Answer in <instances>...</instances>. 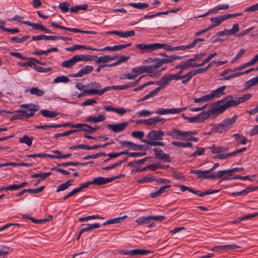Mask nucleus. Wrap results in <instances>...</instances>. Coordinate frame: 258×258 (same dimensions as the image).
I'll list each match as a JSON object with an SVG mask.
<instances>
[{
	"mask_svg": "<svg viewBox=\"0 0 258 258\" xmlns=\"http://www.w3.org/2000/svg\"><path fill=\"white\" fill-rule=\"evenodd\" d=\"M239 104L237 97L233 98L232 95H228L225 98L215 103L211 108V111L214 114H219L228 108L237 106Z\"/></svg>",
	"mask_w": 258,
	"mask_h": 258,
	"instance_id": "obj_1",
	"label": "nucleus"
},
{
	"mask_svg": "<svg viewBox=\"0 0 258 258\" xmlns=\"http://www.w3.org/2000/svg\"><path fill=\"white\" fill-rule=\"evenodd\" d=\"M164 133L161 131L152 130L147 136V139L142 140V142L151 146H162L163 143L156 141L162 139Z\"/></svg>",
	"mask_w": 258,
	"mask_h": 258,
	"instance_id": "obj_2",
	"label": "nucleus"
},
{
	"mask_svg": "<svg viewBox=\"0 0 258 258\" xmlns=\"http://www.w3.org/2000/svg\"><path fill=\"white\" fill-rule=\"evenodd\" d=\"M21 106L24 108L15 115V118L16 119H23L29 118L33 116L39 109L38 106L34 104L22 105Z\"/></svg>",
	"mask_w": 258,
	"mask_h": 258,
	"instance_id": "obj_3",
	"label": "nucleus"
},
{
	"mask_svg": "<svg viewBox=\"0 0 258 258\" xmlns=\"http://www.w3.org/2000/svg\"><path fill=\"white\" fill-rule=\"evenodd\" d=\"M71 127V128H81L83 127L82 129H96L95 127H92L89 125L84 123H77L73 124L72 123H66L63 124H44L43 125L37 126L36 127L38 128H58V127ZM97 129H98L97 128Z\"/></svg>",
	"mask_w": 258,
	"mask_h": 258,
	"instance_id": "obj_4",
	"label": "nucleus"
},
{
	"mask_svg": "<svg viewBox=\"0 0 258 258\" xmlns=\"http://www.w3.org/2000/svg\"><path fill=\"white\" fill-rule=\"evenodd\" d=\"M214 115V113L211 111V108L206 112H203L199 115L191 117H186L183 115V116L184 118L187 119L190 123L193 122H202L205 120L208 119L209 116Z\"/></svg>",
	"mask_w": 258,
	"mask_h": 258,
	"instance_id": "obj_5",
	"label": "nucleus"
},
{
	"mask_svg": "<svg viewBox=\"0 0 258 258\" xmlns=\"http://www.w3.org/2000/svg\"><path fill=\"white\" fill-rule=\"evenodd\" d=\"M136 48L141 54L151 53L156 50V43H139L135 45Z\"/></svg>",
	"mask_w": 258,
	"mask_h": 258,
	"instance_id": "obj_6",
	"label": "nucleus"
},
{
	"mask_svg": "<svg viewBox=\"0 0 258 258\" xmlns=\"http://www.w3.org/2000/svg\"><path fill=\"white\" fill-rule=\"evenodd\" d=\"M121 176V175H119L118 176H113L111 177H98L96 178H95L93 179V180L91 181L92 184L97 185V186H100L104 184H105L107 183L112 182V181L114 180L115 179L119 178Z\"/></svg>",
	"mask_w": 258,
	"mask_h": 258,
	"instance_id": "obj_7",
	"label": "nucleus"
},
{
	"mask_svg": "<svg viewBox=\"0 0 258 258\" xmlns=\"http://www.w3.org/2000/svg\"><path fill=\"white\" fill-rule=\"evenodd\" d=\"M51 26L55 28H60L74 33H82L85 34H96L97 32L94 31H84L77 28H72L59 25L55 22H51Z\"/></svg>",
	"mask_w": 258,
	"mask_h": 258,
	"instance_id": "obj_8",
	"label": "nucleus"
},
{
	"mask_svg": "<svg viewBox=\"0 0 258 258\" xmlns=\"http://www.w3.org/2000/svg\"><path fill=\"white\" fill-rule=\"evenodd\" d=\"M151 252L147 250L135 249L132 250H120L119 253L128 255H145Z\"/></svg>",
	"mask_w": 258,
	"mask_h": 258,
	"instance_id": "obj_9",
	"label": "nucleus"
},
{
	"mask_svg": "<svg viewBox=\"0 0 258 258\" xmlns=\"http://www.w3.org/2000/svg\"><path fill=\"white\" fill-rule=\"evenodd\" d=\"M237 118V116L234 115L232 118L225 119L221 123L214 125L213 129L230 127L235 122Z\"/></svg>",
	"mask_w": 258,
	"mask_h": 258,
	"instance_id": "obj_10",
	"label": "nucleus"
},
{
	"mask_svg": "<svg viewBox=\"0 0 258 258\" xmlns=\"http://www.w3.org/2000/svg\"><path fill=\"white\" fill-rule=\"evenodd\" d=\"M185 109L184 108H171L169 109H164L163 108L158 109L156 111V114H177L181 112Z\"/></svg>",
	"mask_w": 258,
	"mask_h": 258,
	"instance_id": "obj_11",
	"label": "nucleus"
},
{
	"mask_svg": "<svg viewBox=\"0 0 258 258\" xmlns=\"http://www.w3.org/2000/svg\"><path fill=\"white\" fill-rule=\"evenodd\" d=\"M187 132H181L180 130H171L168 134L176 140L185 141L186 139V135Z\"/></svg>",
	"mask_w": 258,
	"mask_h": 258,
	"instance_id": "obj_12",
	"label": "nucleus"
},
{
	"mask_svg": "<svg viewBox=\"0 0 258 258\" xmlns=\"http://www.w3.org/2000/svg\"><path fill=\"white\" fill-rule=\"evenodd\" d=\"M190 173L196 174L198 178L210 179V175H208L210 173L209 170H194L190 169Z\"/></svg>",
	"mask_w": 258,
	"mask_h": 258,
	"instance_id": "obj_13",
	"label": "nucleus"
},
{
	"mask_svg": "<svg viewBox=\"0 0 258 258\" xmlns=\"http://www.w3.org/2000/svg\"><path fill=\"white\" fill-rule=\"evenodd\" d=\"M93 70V68L90 66H86L83 67L77 73L72 75V77H81L84 75L91 73Z\"/></svg>",
	"mask_w": 258,
	"mask_h": 258,
	"instance_id": "obj_14",
	"label": "nucleus"
},
{
	"mask_svg": "<svg viewBox=\"0 0 258 258\" xmlns=\"http://www.w3.org/2000/svg\"><path fill=\"white\" fill-rule=\"evenodd\" d=\"M78 61H79L78 55H76L70 59L62 61L61 63V66L62 68H71Z\"/></svg>",
	"mask_w": 258,
	"mask_h": 258,
	"instance_id": "obj_15",
	"label": "nucleus"
},
{
	"mask_svg": "<svg viewBox=\"0 0 258 258\" xmlns=\"http://www.w3.org/2000/svg\"><path fill=\"white\" fill-rule=\"evenodd\" d=\"M118 57L117 55H105L103 56L96 58L95 63L99 64L100 63H106L110 61L114 60Z\"/></svg>",
	"mask_w": 258,
	"mask_h": 258,
	"instance_id": "obj_16",
	"label": "nucleus"
},
{
	"mask_svg": "<svg viewBox=\"0 0 258 258\" xmlns=\"http://www.w3.org/2000/svg\"><path fill=\"white\" fill-rule=\"evenodd\" d=\"M165 119L163 118L156 116L150 118L149 119H146L145 121L146 122V125H153L158 123H161V124H163L165 122Z\"/></svg>",
	"mask_w": 258,
	"mask_h": 258,
	"instance_id": "obj_17",
	"label": "nucleus"
},
{
	"mask_svg": "<svg viewBox=\"0 0 258 258\" xmlns=\"http://www.w3.org/2000/svg\"><path fill=\"white\" fill-rule=\"evenodd\" d=\"M110 90V86H107L104 87L102 89H100V90H85L84 91V93H87L88 95H95L98 94L100 96L103 94L105 92Z\"/></svg>",
	"mask_w": 258,
	"mask_h": 258,
	"instance_id": "obj_18",
	"label": "nucleus"
},
{
	"mask_svg": "<svg viewBox=\"0 0 258 258\" xmlns=\"http://www.w3.org/2000/svg\"><path fill=\"white\" fill-rule=\"evenodd\" d=\"M130 123V121H124L114 124H108L107 125V127L110 128V129H124L128 127V124Z\"/></svg>",
	"mask_w": 258,
	"mask_h": 258,
	"instance_id": "obj_19",
	"label": "nucleus"
},
{
	"mask_svg": "<svg viewBox=\"0 0 258 258\" xmlns=\"http://www.w3.org/2000/svg\"><path fill=\"white\" fill-rule=\"evenodd\" d=\"M136 223L140 225L150 224L149 227L152 226L150 216L141 217L136 220Z\"/></svg>",
	"mask_w": 258,
	"mask_h": 258,
	"instance_id": "obj_20",
	"label": "nucleus"
},
{
	"mask_svg": "<svg viewBox=\"0 0 258 258\" xmlns=\"http://www.w3.org/2000/svg\"><path fill=\"white\" fill-rule=\"evenodd\" d=\"M155 152V154L160 159L168 161L169 159V156L168 154H165L164 152L159 149H155L153 150Z\"/></svg>",
	"mask_w": 258,
	"mask_h": 258,
	"instance_id": "obj_21",
	"label": "nucleus"
},
{
	"mask_svg": "<svg viewBox=\"0 0 258 258\" xmlns=\"http://www.w3.org/2000/svg\"><path fill=\"white\" fill-rule=\"evenodd\" d=\"M170 78L168 75H166L163 76L160 81L156 82V84L158 85H159V88L161 90L162 89L165 88L170 82Z\"/></svg>",
	"mask_w": 258,
	"mask_h": 258,
	"instance_id": "obj_22",
	"label": "nucleus"
},
{
	"mask_svg": "<svg viewBox=\"0 0 258 258\" xmlns=\"http://www.w3.org/2000/svg\"><path fill=\"white\" fill-rule=\"evenodd\" d=\"M73 182V179H70L68 180L66 182L58 185L56 189V192H58L68 189L72 184V183Z\"/></svg>",
	"mask_w": 258,
	"mask_h": 258,
	"instance_id": "obj_23",
	"label": "nucleus"
},
{
	"mask_svg": "<svg viewBox=\"0 0 258 258\" xmlns=\"http://www.w3.org/2000/svg\"><path fill=\"white\" fill-rule=\"evenodd\" d=\"M170 187L171 186L170 185L163 186L161 187H160L157 191L152 192L151 194V196L152 198L157 197L161 195V194H162L163 193L167 191L168 189H169Z\"/></svg>",
	"mask_w": 258,
	"mask_h": 258,
	"instance_id": "obj_24",
	"label": "nucleus"
},
{
	"mask_svg": "<svg viewBox=\"0 0 258 258\" xmlns=\"http://www.w3.org/2000/svg\"><path fill=\"white\" fill-rule=\"evenodd\" d=\"M33 138L32 137H29L28 135H24L22 137L20 138L19 141L20 143L25 144L28 147H30L32 144V141Z\"/></svg>",
	"mask_w": 258,
	"mask_h": 258,
	"instance_id": "obj_25",
	"label": "nucleus"
},
{
	"mask_svg": "<svg viewBox=\"0 0 258 258\" xmlns=\"http://www.w3.org/2000/svg\"><path fill=\"white\" fill-rule=\"evenodd\" d=\"M226 89L225 86H222L217 89L212 91L211 93L212 96L215 97H220L221 95L224 94V91Z\"/></svg>",
	"mask_w": 258,
	"mask_h": 258,
	"instance_id": "obj_26",
	"label": "nucleus"
},
{
	"mask_svg": "<svg viewBox=\"0 0 258 258\" xmlns=\"http://www.w3.org/2000/svg\"><path fill=\"white\" fill-rule=\"evenodd\" d=\"M211 150V152L213 154H220L221 153L225 152L228 151V147L227 146L225 147H215L214 145L213 147L210 148Z\"/></svg>",
	"mask_w": 258,
	"mask_h": 258,
	"instance_id": "obj_27",
	"label": "nucleus"
},
{
	"mask_svg": "<svg viewBox=\"0 0 258 258\" xmlns=\"http://www.w3.org/2000/svg\"><path fill=\"white\" fill-rule=\"evenodd\" d=\"M161 90L160 88L157 87L154 90L151 91L150 93H149L148 94L144 96L143 98L140 99L139 101H145L149 98L153 97L157 95L159 91Z\"/></svg>",
	"mask_w": 258,
	"mask_h": 258,
	"instance_id": "obj_28",
	"label": "nucleus"
},
{
	"mask_svg": "<svg viewBox=\"0 0 258 258\" xmlns=\"http://www.w3.org/2000/svg\"><path fill=\"white\" fill-rule=\"evenodd\" d=\"M80 48H83V49H88V50H97V48L87 47H86L85 46L82 45H74L72 47H66L65 48V49L68 51H75V50L80 49Z\"/></svg>",
	"mask_w": 258,
	"mask_h": 258,
	"instance_id": "obj_29",
	"label": "nucleus"
},
{
	"mask_svg": "<svg viewBox=\"0 0 258 258\" xmlns=\"http://www.w3.org/2000/svg\"><path fill=\"white\" fill-rule=\"evenodd\" d=\"M51 174V173L50 172H44V173L39 172V173H37L31 175V178H34L39 177L40 178L39 180H44Z\"/></svg>",
	"mask_w": 258,
	"mask_h": 258,
	"instance_id": "obj_30",
	"label": "nucleus"
},
{
	"mask_svg": "<svg viewBox=\"0 0 258 258\" xmlns=\"http://www.w3.org/2000/svg\"><path fill=\"white\" fill-rule=\"evenodd\" d=\"M198 56H196L194 58H190L184 62H181L183 66V70L188 69L189 68L193 67V61H195L197 59Z\"/></svg>",
	"mask_w": 258,
	"mask_h": 258,
	"instance_id": "obj_31",
	"label": "nucleus"
},
{
	"mask_svg": "<svg viewBox=\"0 0 258 258\" xmlns=\"http://www.w3.org/2000/svg\"><path fill=\"white\" fill-rule=\"evenodd\" d=\"M195 76L192 70L183 76H180V80H182V83L183 84H186L191 79L192 76Z\"/></svg>",
	"mask_w": 258,
	"mask_h": 258,
	"instance_id": "obj_32",
	"label": "nucleus"
},
{
	"mask_svg": "<svg viewBox=\"0 0 258 258\" xmlns=\"http://www.w3.org/2000/svg\"><path fill=\"white\" fill-rule=\"evenodd\" d=\"M128 5L137 9H145L148 8L149 7V5L148 3H130Z\"/></svg>",
	"mask_w": 258,
	"mask_h": 258,
	"instance_id": "obj_33",
	"label": "nucleus"
},
{
	"mask_svg": "<svg viewBox=\"0 0 258 258\" xmlns=\"http://www.w3.org/2000/svg\"><path fill=\"white\" fill-rule=\"evenodd\" d=\"M225 15L210 19V21L214 23V26H217L221 24L224 21L226 20Z\"/></svg>",
	"mask_w": 258,
	"mask_h": 258,
	"instance_id": "obj_34",
	"label": "nucleus"
},
{
	"mask_svg": "<svg viewBox=\"0 0 258 258\" xmlns=\"http://www.w3.org/2000/svg\"><path fill=\"white\" fill-rule=\"evenodd\" d=\"M156 62L159 68L161 67L163 64H168L172 62V60L170 58V55L164 58H156Z\"/></svg>",
	"mask_w": 258,
	"mask_h": 258,
	"instance_id": "obj_35",
	"label": "nucleus"
},
{
	"mask_svg": "<svg viewBox=\"0 0 258 258\" xmlns=\"http://www.w3.org/2000/svg\"><path fill=\"white\" fill-rule=\"evenodd\" d=\"M126 218H127V216H123L122 217H119L114 219H109L105 222L103 225H105L107 224L119 223Z\"/></svg>",
	"mask_w": 258,
	"mask_h": 258,
	"instance_id": "obj_36",
	"label": "nucleus"
},
{
	"mask_svg": "<svg viewBox=\"0 0 258 258\" xmlns=\"http://www.w3.org/2000/svg\"><path fill=\"white\" fill-rule=\"evenodd\" d=\"M29 92L31 94L40 97L43 95L45 92L42 90L39 89L37 87H32L29 89Z\"/></svg>",
	"mask_w": 258,
	"mask_h": 258,
	"instance_id": "obj_37",
	"label": "nucleus"
},
{
	"mask_svg": "<svg viewBox=\"0 0 258 258\" xmlns=\"http://www.w3.org/2000/svg\"><path fill=\"white\" fill-rule=\"evenodd\" d=\"M226 173H228L227 170H221L218 172H213L210 175V179H215L222 178Z\"/></svg>",
	"mask_w": 258,
	"mask_h": 258,
	"instance_id": "obj_38",
	"label": "nucleus"
},
{
	"mask_svg": "<svg viewBox=\"0 0 258 258\" xmlns=\"http://www.w3.org/2000/svg\"><path fill=\"white\" fill-rule=\"evenodd\" d=\"M100 227V224L99 223H96L92 224H88L86 227L82 228L80 230V234H82L84 232H87L93 230L95 228H97Z\"/></svg>",
	"mask_w": 258,
	"mask_h": 258,
	"instance_id": "obj_39",
	"label": "nucleus"
},
{
	"mask_svg": "<svg viewBox=\"0 0 258 258\" xmlns=\"http://www.w3.org/2000/svg\"><path fill=\"white\" fill-rule=\"evenodd\" d=\"M23 24H25L29 26H31L33 29L40 30L42 31L44 28V26L41 24H36L30 21H24L22 22Z\"/></svg>",
	"mask_w": 258,
	"mask_h": 258,
	"instance_id": "obj_40",
	"label": "nucleus"
},
{
	"mask_svg": "<svg viewBox=\"0 0 258 258\" xmlns=\"http://www.w3.org/2000/svg\"><path fill=\"white\" fill-rule=\"evenodd\" d=\"M79 59V61H92L94 59H96L97 56L96 55H77Z\"/></svg>",
	"mask_w": 258,
	"mask_h": 258,
	"instance_id": "obj_41",
	"label": "nucleus"
},
{
	"mask_svg": "<svg viewBox=\"0 0 258 258\" xmlns=\"http://www.w3.org/2000/svg\"><path fill=\"white\" fill-rule=\"evenodd\" d=\"M42 115L45 117L53 118L58 115V113L54 111H51L46 109L41 110Z\"/></svg>",
	"mask_w": 258,
	"mask_h": 258,
	"instance_id": "obj_42",
	"label": "nucleus"
},
{
	"mask_svg": "<svg viewBox=\"0 0 258 258\" xmlns=\"http://www.w3.org/2000/svg\"><path fill=\"white\" fill-rule=\"evenodd\" d=\"M164 49L165 50L168 51H174V47H171V45L164 44V43H156V50L159 49Z\"/></svg>",
	"mask_w": 258,
	"mask_h": 258,
	"instance_id": "obj_43",
	"label": "nucleus"
},
{
	"mask_svg": "<svg viewBox=\"0 0 258 258\" xmlns=\"http://www.w3.org/2000/svg\"><path fill=\"white\" fill-rule=\"evenodd\" d=\"M156 180V177L151 175H148L146 176H145L143 178H141L140 179H139L138 180V182L140 183H147L150 182L152 181H155Z\"/></svg>",
	"mask_w": 258,
	"mask_h": 258,
	"instance_id": "obj_44",
	"label": "nucleus"
},
{
	"mask_svg": "<svg viewBox=\"0 0 258 258\" xmlns=\"http://www.w3.org/2000/svg\"><path fill=\"white\" fill-rule=\"evenodd\" d=\"M105 118V117L103 114H100L98 115L97 116H90L88 117L87 120L88 121L96 123L100 121H103Z\"/></svg>",
	"mask_w": 258,
	"mask_h": 258,
	"instance_id": "obj_45",
	"label": "nucleus"
},
{
	"mask_svg": "<svg viewBox=\"0 0 258 258\" xmlns=\"http://www.w3.org/2000/svg\"><path fill=\"white\" fill-rule=\"evenodd\" d=\"M171 144L172 145L178 147L191 148L192 147V144L190 142L183 143L181 142H172Z\"/></svg>",
	"mask_w": 258,
	"mask_h": 258,
	"instance_id": "obj_46",
	"label": "nucleus"
},
{
	"mask_svg": "<svg viewBox=\"0 0 258 258\" xmlns=\"http://www.w3.org/2000/svg\"><path fill=\"white\" fill-rule=\"evenodd\" d=\"M176 186L177 187H179L182 192H184L186 190H188L189 192L193 193L196 195L199 196V190H195L190 187H189L187 186L183 185H177Z\"/></svg>",
	"mask_w": 258,
	"mask_h": 258,
	"instance_id": "obj_47",
	"label": "nucleus"
},
{
	"mask_svg": "<svg viewBox=\"0 0 258 258\" xmlns=\"http://www.w3.org/2000/svg\"><path fill=\"white\" fill-rule=\"evenodd\" d=\"M69 81H70V80L68 77H67L66 76L62 75V76H58V77H56L53 81V83H66L69 82Z\"/></svg>",
	"mask_w": 258,
	"mask_h": 258,
	"instance_id": "obj_48",
	"label": "nucleus"
},
{
	"mask_svg": "<svg viewBox=\"0 0 258 258\" xmlns=\"http://www.w3.org/2000/svg\"><path fill=\"white\" fill-rule=\"evenodd\" d=\"M145 66L146 70L145 73H154L155 72V70L159 68L157 62L152 65Z\"/></svg>",
	"mask_w": 258,
	"mask_h": 258,
	"instance_id": "obj_49",
	"label": "nucleus"
},
{
	"mask_svg": "<svg viewBox=\"0 0 258 258\" xmlns=\"http://www.w3.org/2000/svg\"><path fill=\"white\" fill-rule=\"evenodd\" d=\"M70 4L67 2H62L59 4L58 8L62 13H64L68 12L69 10H70Z\"/></svg>",
	"mask_w": 258,
	"mask_h": 258,
	"instance_id": "obj_50",
	"label": "nucleus"
},
{
	"mask_svg": "<svg viewBox=\"0 0 258 258\" xmlns=\"http://www.w3.org/2000/svg\"><path fill=\"white\" fill-rule=\"evenodd\" d=\"M233 137H235L237 142L242 145H245L247 142V140L243 136L238 134H236L233 135Z\"/></svg>",
	"mask_w": 258,
	"mask_h": 258,
	"instance_id": "obj_51",
	"label": "nucleus"
},
{
	"mask_svg": "<svg viewBox=\"0 0 258 258\" xmlns=\"http://www.w3.org/2000/svg\"><path fill=\"white\" fill-rule=\"evenodd\" d=\"M132 71L136 74L137 76L139 75L145 73V66H142L134 68L132 69Z\"/></svg>",
	"mask_w": 258,
	"mask_h": 258,
	"instance_id": "obj_52",
	"label": "nucleus"
},
{
	"mask_svg": "<svg viewBox=\"0 0 258 258\" xmlns=\"http://www.w3.org/2000/svg\"><path fill=\"white\" fill-rule=\"evenodd\" d=\"M29 38V36L28 35H26L21 38H18L17 37H13L11 38V39L12 41L14 42L15 43H22L25 42Z\"/></svg>",
	"mask_w": 258,
	"mask_h": 258,
	"instance_id": "obj_53",
	"label": "nucleus"
},
{
	"mask_svg": "<svg viewBox=\"0 0 258 258\" xmlns=\"http://www.w3.org/2000/svg\"><path fill=\"white\" fill-rule=\"evenodd\" d=\"M135 35V32L134 30H131L125 32H119V36L123 38H127L133 36Z\"/></svg>",
	"mask_w": 258,
	"mask_h": 258,
	"instance_id": "obj_54",
	"label": "nucleus"
},
{
	"mask_svg": "<svg viewBox=\"0 0 258 258\" xmlns=\"http://www.w3.org/2000/svg\"><path fill=\"white\" fill-rule=\"evenodd\" d=\"M132 136L137 139H140L142 142L144 140L143 137L144 136V133L142 131H134L131 134Z\"/></svg>",
	"mask_w": 258,
	"mask_h": 258,
	"instance_id": "obj_55",
	"label": "nucleus"
},
{
	"mask_svg": "<svg viewBox=\"0 0 258 258\" xmlns=\"http://www.w3.org/2000/svg\"><path fill=\"white\" fill-rule=\"evenodd\" d=\"M219 247L221 250H229L236 249L240 247L235 244H232L225 245H220V247Z\"/></svg>",
	"mask_w": 258,
	"mask_h": 258,
	"instance_id": "obj_56",
	"label": "nucleus"
},
{
	"mask_svg": "<svg viewBox=\"0 0 258 258\" xmlns=\"http://www.w3.org/2000/svg\"><path fill=\"white\" fill-rule=\"evenodd\" d=\"M79 130H68L67 132H63L62 133L55 134L54 137L55 138H59L60 137H64L72 134L73 133H75Z\"/></svg>",
	"mask_w": 258,
	"mask_h": 258,
	"instance_id": "obj_57",
	"label": "nucleus"
},
{
	"mask_svg": "<svg viewBox=\"0 0 258 258\" xmlns=\"http://www.w3.org/2000/svg\"><path fill=\"white\" fill-rule=\"evenodd\" d=\"M88 87H91L89 90H100L101 85L99 83L96 82H91L89 84Z\"/></svg>",
	"mask_w": 258,
	"mask_h": 258,
	"instance_id": "obj_58",
	"label": "nucleus"
},
{
	"mask_svg": "<svg viewBox=\"0 0 258 258\" xmlns=\"http://www.w3.org/2000/svg\"><path fill=\"white\" fill-rule=\"evenodd\" d=\"M252 96L251 94L249 93L243 95L242 97H237L239 104L249 99Z\"/></svg>",
	"mask_w": 258,
	"mask_h": 258,
	"instance_id": "obj_59",
	"label": "nucleus"
},
{
	"mask_svg": "<svg viewBox=\"0 0 258 258\" xmlns=\"http://www.w3.org/2000/svg\"><path fill=\"white\" fill-rule=\"evenodd\" d=\"M148 158L146 157L142 159H140L138 161H135L133 162H131L129 163L128 165L131 166H135L137 165H141L144 164L145 161H146L147 160Z\"/></svg>",
	"mask_w": 258,
	"mask_h": 258,
	"instance_id": "obj_60",
	"label": "nucleus"
},
{
	"mask_svg": "<svg viewBox=\"0 0 258 258\" xmlns=\"http://www.w3.org/2000/svg\"><path fill=\"white\" fill-rule=\"evenodd\" d=\"M34 69L39 73H46L52 70V68L50 67L47 68H44L42 67L38 66L35 67Z\"/></svg>",
	"mask_w": 258,
	"mask_h": 258,
	"instance_id": "obj_61",
	"label": "nucleus"
},
{
	"mask_svg": "<svg viewBox=\"0 0 258 258\" xmlns=\"http://www.w3.org/2000/svg\"><path fill=\"white\" fill-rule=\"evenodd\" d=\"M131 45V43H129L126 44H120L116 45L113 46V51H118L124 49L126 47H129Z\"/></svg>",
	"mask_w": 258,
	"mask_h": 258,
	"instance_id": "obj_62",
	"label": "nucleus"
},
{
	"mask_svg": "<svg viewBox=\"0 0 258 258\" xmlns=\"http://www.w3.org/2000/svg\"><path fill=\"white\" fill-rule=\"evenodd\" d=\"M44 186H43L39 187L38 188H34V189L29 188V189H26V190H27V192H29L30 194H37V193H39V192H40L41 191H42L44 189Z\"/></svg>",
	"mask_w": 258,
	"mask_h": 258,
	"instance_id": "obj_63",
	"label": "nucleus"
},
{
	"mask_svg": "<svg viewBox=\"0 0 258 258\" xmlns=\"http://www.w3.org/2000/svg\"><path fill=\"white\" fill-rule=\"evenodd\" d=\"M92 184L91 181H88L85 183H83L81 184L79 186V187L76 188V189L77 190V192L79 193L83 189L85 188H87L89 185Z\"/></svg>",
	"mask_w": 258,
	"mask_h": 258,
	"instance_id": "obj_64",
	"label": "nucleus"
}]
</instances>
